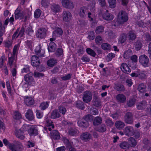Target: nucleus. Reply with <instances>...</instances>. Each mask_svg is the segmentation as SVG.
<instances>
[{"label": "nucleus", "mask_w": 151, "mask_h": 151, "mask_svg": "<svg viewBox=\"0 0 151 151\" xmlns=\"http://www.w3.org/2000/svg\"><path fill=\"white\" fill-rule=\"evenodd\" d=\"M128 19L127 14L124 11H122L119 12L118 15L116 20V24L114 25L116 26L119 24H123L127 22Z\"/></svg>", "instance_id": "obj_1"}, {"label": "nucleus", "mask_w": 151, "mask_h": 151, "mask_svg": "<svg viewBox=\"0 0 151 151\" xmlns=\"http://www.w3.org/2000/svg\"><path fill=\"white\" fill-rule=\"evenodd\" d=\"M14 17L16 19H24L25 21L26 20L27 16L24 7L21 6H18L15 11Z\"/></svg>", "instance_id": "obj_2"}, {"label": "nucleus", "mask_w": 151, "mask_h": 151, "mask_svg": "<svg viewBox=\"0 0 151 151\" xmlns=\"http://www.w3.org/2000/svg\"><path fill=\"white\" fill-rule=\"evenodd\" d=\"M45 122L46 127L44 128V132H45V131H46L48 133V131H50L51 130L52 128H54V126L49 117H47L45 119Z\"/></svg>", "instance_id": "obj_3"}, {"label": "nucleus", "mask_w": 151, "mask_h": 151, "mask_svg": "<svg viewBox=\"0 0 151 151\" xmlns=\"http://www.w3.org/2000/svg\"><path fill=\"white\" fill-rule=\"evenodd\" d=\"M139 61L140 63L144 67H148L150 65L149 59L145 55H142L139 56Z\"/></svg>", "instance_id": "obj_4"}, {"label": "nucleus", "mask_w": 151, "mask_h": 151, "mask_svg": "<svg viewBox=\"0 0 151 151\" xmlns=\"http://www.w3.org/2000/svg\"><path fill=\"white\" fill-rule=\"evenodd\" d=\"M92 116L91 115H88L86 116L84 119L80 120L78 122V124L79 126L86 127L88 125L87 121L91 118Z\"/></svg>", "instance_id": "obj_5"}, {"label": "nucleus", "mask_w": 151, "mask_h": 151, "mask_svg": "<svg viewBox=\"0 0 151 151\" xmlns=\"http://www.w3.org/2000/svg\"><path fill=\"white\" fill-rule=\"evenodd\" d=\"M47 30L45 28H41L38 29L36 32V37L38 38H44L46 36Z\"/></svg>", "instance_id": "obj_6"}, {"label": "nucleus", "mask_w": 151, "mask_h": 151, "mask_svg": "<svg viewBox=\"0 0 151 151\" xmlns=\"http://www.w3.org/2000/svg\"><path fill=\"white\" fill-rule=\"evenodd\" d=\"M92 94L91 92L86 91L83 93V101L86 103L90 102L92 99Z\"/></svg>", "instance_id": "obj_7"}, {"label": "nucleus", "mask_w": 151, "mask_h": 151, "mask_svg": "<svg viewBox=\"0 0 151 151\" xmlns=\"http://www.w3.org/2000/svg\"><path fill=\"white\" fill-rule=\"evenodd\" d=\"M17 57L12 55L8 58V63L7 64L10 68H12L13 66H16Z\"/></svg>", "instance_id": "obj_8"}, {"label": "nucleus", "mask_w": 151, "mask_h": 151, "mask_svg": "<svg viewBox=\"0 0 151 151\" xmlns=\"http://www.w3.org/2000/svg\"><path fill=\"white\" fill-rule=\"evenodd\" d=\"M125 122L129 124H132L133 123V115L132 113L129 112H127L124 116Z\"/></svg>", "instance_id": "obj_9"}, {"label": "nucleus", "mask_w": 151, "mask_h": 151, "mask_svg": "<svg viewBox=\"0 0 151 151\" xmlns=\"http://www.w3.org/2000/svg\"><path fill=\"white\" fill-rule=\"evenodd\" d=\"M28 132L30 136L37 135L38 132L37 126L35 125H30L28 130Z\"/></svg>", "instance_id": "obj_10"}, {"label": "nucleus", "mask_w": 151, "mask_h": 151, "mask_svg": "<svg viewBox=\"0 0 151 151\" xmlns=\"http://www.w3.org/2000/svg\"><path fill=\"white\" fill-rule=\"evenodd\" d=\"M62 4L65 8L71 9L74 7L73 3L70 0H62Z\"/></svg>", "instance_id": "obj_11"}, {"label": "nucleus", "mask_w": 151, "mask_h": 151, "mask_svg": "<svg viewBox=\"0 0 151 151\" xmlns=\"http://www.w3.org/2000/svg\"><path fill=\"white\" fill-rule=\"evenodd\" d=\"M31 63L33 66H37L40 64V61L39 58L36 56H32L31 58Z\"/></svg>", "instance_id": "obj_12"}, {"label": "nucleus", "mask_w": 151, "mask_h": 151, "mask_svg": "<svg viewBox=\"0 0 151 151\" xmlns=\"http://www.w3.org/2000/svg\"><path fill=\"white\" fill-rule=\"evenodd\" d=\"M72 15L71 13L68 11H65L63 12V18L64 21L68 22L71 19Z\"/></svg>", "instance_id": "obj_13"}, {"label": "nucleus", "mask_w": 151, "mask_h": 151, "mask_svg": "<svg viewBox=\"0 0 151 151\" xmlns=\"http://www.w3.org/2000/svg\"><path fill=\"white\" fill-rule=\"evenodd\" d=\"M3 142L4 144L6 146H8L9 148L12 151H17L15 149V146L14 144L9 143L8 140L6 139H4Z\"/></svg>", "instance_id": "obj_14"}, {"label": "nucleus", "mask_w": 151, "mask_h": 151, "mask_svg": "<svg viewBox=\"0 0 151 151\" xmlns=\"http://www.w3.org/2000/svg\"><path fill=\"white\" fill-rule=\"evenodd\" d=\"M124 134L127 136H131L133 134L134 129L132 127L129 126L126 127L124 130Z\"/></svg>", "instance_id": "obj_15"}, {"label": "nucleus", "mask_w": 151, "mask_h": 151, "mask_svg": "<svg viewBox=\"0 0 151 151\" xmlns=\"http://www.w3.org/2000/svg\"><path fill=\"white\" fill-rule=\"evenodd\" d=\"M35 51L36 54L40 57H42L44 56L45 50L41 49L40 45L36 47Z\"/></svg>", "instance_id": "obj_16"}, {"label": "nucleus", "mask_w": 151, "mask_h": 151, "mask_svg": "<svg viewBox=\"0 0 151 151\" xmlns=\"http://www.w3.org/2000/svg\"><path fill=\"white\" fill-rule=\"evenodd\" d=\"M88 11V9L86 7H81L79 12V15L82 17H84L86 16Z\"/></svg>", "instance_id": "obj_17"}, {"label": "nucleus", "mask_w": 151, "mask_h": 151, "mask_svg": "<svg viewBox=\"0 0 151 151\" xmlns=\"http://www.w3.org/2000/svg\"><path fill=\"white\" fill-rule=\"evenodd\" d=\"M50 136L52 139H59L60 138L59 132L56 130H53L50 132Z\"/></svg>", "instance_id": "obj_18"}, {"label": "nucleus", "mask_w": 151, "mask_h": 151, "mask_svg": "<svg viewBox=\"0 0 151 151\" xmlns=\"http://www.w3.org/2000/svg\"><path fill=\"white\" fill-rule=\"evenodd\" d=\"M147 103L145 101L139 102L137 104V108L138 109L142 110L147 106Z\"/></svg>", "instance_id": "obj_19"}, {"label": "nucleus", "mask_w": 151, "mask_h": 151, "mask_svg": "<svg viewBox=\"0 0 151 151\" xmlns=\"http://www.w3.org/2000/svg\"><path fill=\"white\" fill-rule=\"evenodd\" d=\"M103 17L104 19L109 21L113 19L114 16L112 14L108 13V11L106 10V12L103 14Z\"/></svg>", "instance_id": "obj_20"}, {"label": "nucleus", "mask_w": 151, "mask_h": 151, "mask_svg": "<svg viewBox=\"0 0 151 151\" xmlns=\"http://www.w3.org/2000/svg\"><path fill=\"white\" fill-rule=\"evenodd\" d=\"M25 103L28 106L33 105L34 103L33 99L31 97L26 96L24 98Z\"/></svg>", "instance_id": "obj_21"}, {"label": "nucleus", "mask_w": 151, "mask_h": 151, "mask_svg": "<svg viewBox=\"0 0 151 151\" xmlns=\"http://www.w3.org/2000/svg\"><path fill=\"white\" fill-rule=\"evenodd\" d=\"M116 99L117 101L120 103H124L126 100V96L122 94H119L116 96Z\"/></svg>", "instance_id": "obj_22"}, {"label": "nucleus", "mask_w": 151, "mask_h": 151, "mask_svg": "<svg viewBox=\"0 0 151 151\" xmlns=\"http://www.w3.org/2000/svg\"><path fill=\"white\" fill-rule=\"evenodd\" d=\"M91 134L87 132L82 134L81 136V139L86 142L89 141L91 138Z\"/></svg>", "instance_id": "obj_23"}, {"label": "nucleus", "mask_w": 151, "mask_h": 151, "mask_svg": "<svg viewBox=\"0 0 151 151\" xmlns=\"http://www.w3.org/2000/svg\"><path fill=\"white\" fill-rule=\"evenodd\" d=\"M121 69L124 72L128 74L131 72V70L128 65L125 63H122L121 65Z\"/></svg>", "instance_id": "obj_24"}, {"label": "nucleus", "mask_w": 151, "mask_h": 151, "mask_svg": "<svg viewBox=\"0 0 151 151\" xmlns=\"http://www.w3.org/2000/svg\"><path fill=\"white\" fill-rule=\"evenodd\" d=\"M25 116L27 119L29 120H33L34 118L32 111L30 109L27 110Z\"/></svg>", "instance_id": "obj_25"}, {"label": "nucleus", "mask_w": 151, "mask_h": 151, "mask_svg": "<svg viewBox=\"0 0 151 151\" xmlns=\"http://www.w3.org/2000/svg\"><path fill=\"white\" fill-rule=\"evenodd\" d=\"M115 127L119 129H122L125 126L124 123L120 121H116L115 123Z\"/></svg>", "instance_id": "obj_26"}, {"label": "nucleus", "mask_w": 151, "mask_h": 151, "mask_svg": "<svg viewBox=\"0 0 151 151\" xmlns=\"http://www.w3.org/2000/svg\"><path fill=\"white\" fill-rule=\"evenodd\" d=\"M57 63V60L55 59L52 58L47 62V65L50 67H52L55 65Z\"/></svg>", "instance_id": "obj_27"}, {"label": "nucleus", "mask_w": 151, "mask_h": 151, "mask_svg": "<svg viewBox=\"0 0 151 151\" xmlns=\"http://www.w3.org/2000/svg\"><path fill=\"white\" fill-rule=\"evenodd\" d=\"M56 47V46L55 44L53 42H51L48 46V51L49 52H54L55 51Z\"/></svg>", "instance_id": "obj_28"}, {"label": "nucleus", "mask_w": 151, "mask_h": 151, "mask_svg": "<svg viewBox=\"0 0 151 151\" xmlns=\"http://www.w3.org/2000/svg\"><path fill=\"white\" fill-rule=\"evenodd\" d=\"M60 116V115L57 110H53L51 113V117L52 119H55L58 118Z\"/></svg>", "instance_id": "obj_29"}, {"label": "nucleus", "mask_w": 151, "mask_h": 151, "mask_svg": "<svg viewBox=\"0 0 151 151\" xmlns=\"http://www.w3.org/2000/svg\"><path fill=\"white\" fill-rule=\"evenodd\" d=\"M128 142L129 145H130V147H135L137 144L136 141L132 137H130L129 139Z\"/></svg>", "instance_id": "obj_30"}, {"label": "nucleus", "mask_w": 151, "mask_h": 151, "mask_svg": "<svg viewBox=\"0 0 151 151\" xmlns=\"http://www.w3.org/2000/svg\"><path fill=\"white\" fill-rule=\"evenodd\" d=\"M132 55V52L130 50H128L125 51L123 54V57L126 59H127L129 58L131 55Z\"/></svg>", "instance_id": "obj_31"}, {"label": "nucleus", "mask_w": 151, "mask_h": 151, "mask_svg": "<svg viewBox=\"0 0 151 151\" xmlns=\"http://www.w3.org/2000/svg\"><path fill=\"white\" fill-rule=\"evenodd\" d=\"M138 90L141 93L145 92L146 91V87L143 83L139 84L138 87Z\"/></svg>", "instance_id": "obj_32"}, {"label": "nucleus", "mask_w": 151, "mask_h": 151, "mask_svg": "<svg viewBox=\"0 0 151 151\" xmlns=\"http://www.w3.org/2000/svg\"><path fill=\"white\" fill-rule=\"evenodd\" d=\"M127 35L125 33H122L120 36L119 38V41L121 43H124L126 40Z\"/></svg>", "instance_id": "obj_33"}, {"label": "nucleus", "mask_w": 151, "mask_h": 151, "mask_svg": "<svg viewBox=\"0 0 151 151\" xmlns=\"http://www.w3.org/2000/svg\"><path fill=\"white\" fill-rule=\"evenodd\" d=\"M114 89L118 91H122L124 90V86L119 84H115Z\"/></svg>", "instance_id": "obj_34"}, {"label": "nucleus", "mask_w": 151, "mask_h": 151, "mask_svg": "<svg viewBox=\"0 0 151 151\" xmlns=\"http://www.w3.org/2000/svg\"><path fill=\"white\" fill-rule=\"evenodd\" d=\"M23 132L22 131L21 129H19L16 133V136L20 139H23L24 137L23 135Z\"/></svg>", "instance_id": "obj_35"}, {"label": "nucleus", "mask_w": 151, "mask_h": 151, "mask_svg": "<svg viewBox=\"0 0 151 151\" xmlns=\"http://www.w3.org/2000/svg\"><path fill=\"white\" fill-rule=\"evenodd\" d=\"M130 145L126 142H124L121 143L120 144V147L124 149H128L130 147Z\"/></svg>", "instance_id": "obj_36"}, {"label": "nucleus", "mask_w": 151, "mask_h": 151, "mask_svg": "<svg viewBox=\"0 0 151 151\" xmlns=\"http://www.w3.org/2000/svg\"><path fill=\"white\" fill-rule=\"evenodd\" d=\"M104 30V27L102 26L96 27L95 32L97 34H99L103 32Z\"/></svg>", "instance_id": "obj_37"}, {"label": "nucleus", "mask_w": 151, "mask_h": 151, "mask_svg": "<svg viewBox=\"0 0 151 151\" xmlns=\"http://www.w3.org/2000/svg\"><path fill=\"white\" fill-rule=\"evenodd\" d=\"M14 119L17 120H19L22 118V116L21 114L18 111L14 112L13 114Z\"/></svg>", "instance_id": "obj_38"}, {"label": "nucleus", "mask_w": 151, "mask_h": 151, "mask_svg": "<svg viewBox=\"0 0 151 151\" xmlns=\"http://www.w3.org/2000/svg\"><path fill=\"white\" fill-rule=\"evenodd\" d=\"M102 49L107 51H110L111 49V46L107 43H104L101 45Z\"/></svg>", "instance_id": "obj_39"}, {"label": "nucleus", "mask_w": 151, "mask_h": 151, "mask_svg": "<svg viewBox=\"0 0 151 151\" xmlns=\"http://www.w3.org/2000/svg\"><path fill=\"white\" fill-rule=\"evenodd\" d=\"M86 51L88 55L93 57H95L96 55L94 50L89 48H87L86 49Z\"/></svg>", "instance_id": "obj_40"}, {"label": "nucleus", "mask_w": 151, "mask_h": 151, "mask_svg": "<svg viewBox=\"0 0 151 151\" xmlns=\"http://www.w3.org/2000/svg\"><path fill=\"white\" fill-rule=\"evenodd\" d=\"M78 132V131L75 128H70L69 130L68 133L70 136L76 135Z\"/></svg>", "instance_id": "obj_41"}, {"label": "nucleus", "mask_w": 151, "mask_h": 151, "mask_svg": "<svg viewBox=\"0 0 151 151\" xmlns=\"http://www.w3.org/2000/svg\"><path fill=\"white\" fill-rule=\"evenodd\" d=\"M102 121L101 118L97 117L95 118L93 121V124L95 125H98L100 124Z\"/></svg>", "instance_id": "obj_42"}, {"label": "nucleus", "mask_w": 151, "mask_h": 151, "mask_svg": "<svg viewBox=\"0 0 151 151\" xmlns=\"http://www.w3.org/2000/svg\"><path fill=\"white\" fill-rule=\"evenodd\" d=\"M49 106V104L47 102H42L40 104V107L42 110H44L47 108Z\"/></svg>", "instance_id": "obj_43"}, {"label": "nucleus", "mask_w": 151, "mask_h": 151, "mask_svg": "<svg viewBox=\"0 0 151 151\" xmlns=\"http://www.w3.org/2000/svg\"><path fill=\"white\" fill-rule=\"evenodd\" d=\"M93 104L96 107H99L101 105V102L99 99L96 97L93 99Z\"/></svg>", "instance_id": "obj_44"}, {"label": "nucleus", "mask_w": 151, "mask_h": 151, "mask_svg": "<svg viewBox=\"0 0 151 151\" xmlns=\"http://www.w3.org/2000/svg\"><path fill=\"white\" fill-rule=\"evenodd\" d=\"M134 47L137 50H139L142 47V44L140 41H138L134 44Z\"/></svg>", "instance_id": "obj_45"}, {"label": "nucleus", "mask_w": 151, "mask_h": 151, "mask_svg": "<svg viewBox=\"0 0 151 151\" xmlns=\"http://www.w3.org/2000/svg\"><path fill=\"white\" fill-rule=\"evenodd\" d=\"M41 12L42 11L40 9H37L34 13L35 17L36 18H39L41 14Z\"/></svg>", "instance_id": "obj_46"}, {"label": "nucleus", "mask_w": 151, "mask_h": 151, "mask_svg": "<svg viewBox=\"0 0 151 151\" xmlns=\"http://www.w3.org/2000/svg\"><path fill=\"white\" fill-rule=\"evenodd\" d=\"M19 48V46L18 45H15L13 48V54H11L12 55L17 57V51Z\"/></svg>", "instance_id": "obj_47"}, {"label": "nucleus", "mask_w": 151, "mask_h": 151, "mask_svg": "<svg viewBox=\"0 0 151 151\" xmlns=\"http://www.w3.org/2000/svg\"><path fill=\"white\" fill-rule=\"evenodd\" d=\"M108 2L111 8H113L116 6V0H108Z\"/></svg>", "instance_id": "obj_48"}, {"label": "nucleus", "mask_w": 151, "mask_h": 151, "mask_svg": "<svg viewBox=\"0 0 151 151\" xmlns=\"http://www.w3.org/2000/svg\"><path fill=\"white\" fill-rule=\"evenodd\" d=\"M105 123L107 126L111 127L114 124V122L109 118H108L105 120Z\"/></svg>", "instance_id": "obj_49"}, {"label": "nucleus", "mask_w": 151, "mask_h": 151, "mask_svg": "<svg viewBox=\"0 0 151 151\" xmlns=\"http://www.w3.org/2000/svg\"><path fill=\"white\" fill-rule=\"evenodd\" d=\"M59 112L62 114L64 115L66 112V109L64 107L62 106H60L58 108Z\"/></svg>", "instance_id": "obj_50"}, {"label": "nucleus", "mask_w": 151, "mask_h": 151, "mask_svg": "<svg viewBox=\"0 0 151 151\" xmlns=\"http://www.w3.org/2000/svg\"><path fill=\"white\" fill-rule=\"evenodd\" d=\"M138 77L141 79L144 78L145 77V72L144 71H141L139 70H138Z\"/></svg>", "instance_id": "obj_51"}, {"label": "nucleus", "mask_w": 151, "mask_h": 151, "mask_svg": "<svg viewBox=\"0 0 151 151\" xmlns=\"http://www.w3.org/2000/svg\"><path fill=\"white\" fill-rule=\"evenodd\" d=\"M60 9V6L58 5H56L53 6L52 8V12H58Z\"/></svg>", "instance_id": "obj_52"}, {"label": "nucleus", "mask_w": 151, "mask_h": 151, "mask_svg": "<svg viewBox=\"0 0 151 151\" xmlns=\"http://www.w3.org/2000/svg\"><path fill=\"white\" fill-rule=\"evenodd\" d=\"M129 40H134L136 37V35L132 32H129Z\"/></svg>", "instance_id": "obj_53"}, {"label": "nucleus", "mask_w": 151, "mask_h": 151, "mask_svg": "<svg viewBox=\"0 0 151 151\" xmlns=\"http://www.w3.org/2000/svg\"><path fill=\"white\" fill-rule=\"evenodd\" d=\"M63 51L62 49L61 48H58L56 52V55L57 56L59 57L63 55Z\"/></svg>", "instance_id": "obj_54"}, {"label": "nucleus", "mask_w": 151, "mask_h": 151, "mask_svg": "<svg viewBox=\"0 0 151 151\" xmlns=\"http://www.w3.org/2000/svg\"><path fill=\"white\" fill-rule=\"evenodd\" d=\"M135 102V99H131L127 102V104L129 107H132L134 105Z\"/></svg>", "instance_id": "obj_55"}, {"label": "nucleus", "mask_w": 151, "mask_h": 151, "mask_svg": "<svg viewBox=\"0 0 151 151\" xmlns=\"http://www.w3.org/2000/svg\"><path fill=\"white\" fill-rule=\"evenodd\" d=\"M106 130V127L105 125H102L99 127L97 129V130L99 132H105Z\"/></svg>", "instance_id": "obj_56"}, {"label": "nucleus", "mask_w": 151, "mask_h": 151, "mask_svg": "<svg viewBox=\"0 0 151 151\" xmlns=\"http://www.w3.org/2000/svg\"><path fill=\"white\" fill-rule=\"evenodd\" d=\"M76 106L77 107L82 109H83L84 108V103L82 101H79L76 104Z\"/></svg>", "instance_id": "obj_57"}, {"label": "nucleus", "mask_w": 151, "mask_h": 151, "mask_svg": "<svg viewBox=\"0 0 151 151\" xmlns=\"http://www.w3.org/2000/svg\"><path fill=\"white\" fill-rule=\"evenodd\" d=\"M44 76V75L42 73L38 72H35L34 73V76L35 78H40L43 77Z\"/></svg>", "instance_id": "obj_58"}, {"label": "nucleus", "mask_w": 151, "mask_h": 151, "mask_svg": "<svg viewBox=\"0 0 151 151\" xmlns=\"http://www.w3.org/2000/svg\"><path fill=\"white\" fill-rule=\"evenodd\" d=\"M95 41L97 44H100L102 42V38L100 36H97L95 39Z\"/></svg>", "instance_id": "obj_59"}, {"label": "nucleus", "mask_w": 151, "mask_h": 151, "mask_svg": "<svg viewBox=\"0 0 151 151\" xmlns=\"http://www.w3.org/2000/svg\"><path fill=\"white\" fill-rule=\"evenodd\" d=\"M99 5L102 7H104L106 6V2L105 0H98Z\"/></svg>", "instance_id": "obj_60"}, {"label": "nucleus", "mask_w": 151, "mask_h": 151, "mask_svg": "<svg viewBox=\"0 0 151 151\" xmlns=\"http://www.w3.org/2000/svg\"><path fill=\"white\" fill-rule=\"evenodd\" d=\"M83 62H88L90 61V58L86 55L83 56L81 58Z\"/></svg>", "instance_id": "obj_61"}, {"label": "nucleus", "mask_w": 151, "mask_h": 151, "mask_svg": "<svg viewBox=\"0 0 151 151\" xmlns=\"http://www.w3.org/2000/svg\"><path fill=\"white\" fill-rule=\"evenodd\" d=\"M90 111L91 113V114L94 115H97L98 113V111L97 109L94 108H91V109Z\"/></svg>", "instance_id": "obj_62"}, {"label": "nucleus", "mask_w": 151, "mask_h": 151, "mask_svg": "<svg viewBox=\"0 0 151 151\" xmlns=\"http://www.w3.org/2000/svg\"><path fill=\"white\" fill-rule=\"evenodd\" d=\"M30 126V125H29L26 124H24L23 126L21 129L22 130H23L24 131H28V130L29 129Z\"/></svg>", "instance_id": "obj_63"}, {"label": "nucleus", "mask_w": 151, "mask_h": 151, "mask_svg": "<svg viewBox=\"0 0 151 151\" xmlns=\"http://www.w3.org/2000/svg\"><path fill=\"white\" fill-rule=\"evenodd\" d=\"M71 75L70 74L63 76L61 77V78L64 81H65L70 79L71 78Z\"/></svg>", "instance_id": "obj_64"}]
</instances>
